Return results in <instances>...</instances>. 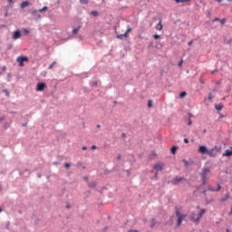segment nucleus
I'll return each instance as SVG.
<instances>
[{
    "label": "nucleus",
    "instance_id": "obj_4",
    "mask_svg": "<svg viewBox=\"0 0 232 232\" xmlns=\"http://www.w3.org/2000/svg\"><path fill=\"white\" fill-rule=\"evenodd\" d=\"M207 155L208 157H217V155H218V147H214L211 150H208L207 152Z\"/></svg>",
    "mask_w": 232,
    "mask_h": 232
},
{
    "label": "nucleus",
    "instance_id": "obj_28",
    "mask_svg": "<svg viewBox=\"0 0 232 232\" xmlns=\"http://www.w3.org/2000/svg\"><path fill=\"white\" fill-rule=\"evenodd\" d=\"M44 10H48L47 6L43 7L42 9H40L38 12H44Z\"/></svg>",
    "mask_w": 232,
    "mask_h": 232
},
{
    "label": "nucleus",
    "instance_id": "obj_19",
    "mask_svg": "<svg viewBox=\"0 0 232 232\" xmlns=\"http://www.w3.org/2000/svg\"><path fill=\"white\" fill-rule=\"evenodd\" d=\"M221 188H222V187H220V185H218V188L217 189H215V188H210V187H208V190H209V191H220Z\"/></svg>",
    "mask_w": 232,
    "mask_h": 232
},
{
    "label": "nucleus",
    "instance_id": "obj_40",
    "mask_svg": "<svg viewBox=\"0 0 232 232\" xmlns=\"http://www.w3.org/2000/svg\"><path fill=\"white\" fill-rule=\"evenodd\" d=\"M92 86H97V82H93L92 83Z\"/></svg>",
    "mask_w": 232,
    "mask_h": 232
},
{
    "label": "nucleus",
    "instance_id": "obj_12",
    "mask_svg": "<svg viewBox=\"0 0 232 232\" xmlns=\"http://www.w3.org/2000/svg\"><path fill=\"white\" fill-rule=\"evenodd\" d=\"M156 30H159V32L162 30V20H160L159 24H156Z\"/></svg>",
    "mask_w": 232,
    "mask_h": 232
},
{
    "label": "nucleus",
    "instance_id": "obj_34",
    "mask_svg": "<svg viewBox=\"0 0 232 232\" xmlns=\"http://www.w3.org/2000/svg\"><path fill=\"white\" fill-rule=\"evenodd\" d=\"M130 32H131V28L129 27V28L127 29V32H126L127 35H128V34H130Z\"/></svg>",
    "mask_w": 232,
    "mask_h": 232
},
{
    "label": "nucleus",
    "instance_id": "obj_32",
    "mask_svg": "<svg viewBox=\"0 0 232 232\" xmlns=\"http://www.w3.org/2000/svg\"><path fill=\"white\" fill-rule=\"evenodd\" d=\"M184 142H185V144H189V140H188V138H185Z\"/></svg>",
    "mask_w": 232,
    "mask_h": 232
},
{
    "label": "nucleus",
    "instance_id": "obj_36",
    "mask_svg": "<svg viewBox=\"0 0 232 232\" xmlns=\"http://www.w3.org/2000/svg\"><path fill=\"white\" fill-rule=\"evenodd\" d=\"M91 150H97V146L92 145V146L91 147Z\"/></svg>",
    "mask_w": 232,
    "mask_h": 232
},
{
    "label": "nucleus",
    "instance_id": "obj_46",
    "mask_svg": "<svg viewBox=\"0 0 232 232\" xmlns=\"http://www.w3.org/2000/svg\"><path fill=\"white\" fill-rule=\"evenodd\" d=\"M82 150H88V148H86V147H82Z\"/></svg>",
    "mask_w": 232,
    "mask_h": 232
},
{
    "label": "nucleus",
    "instance_id": "obj_52",
    "mask_svg": "<svg viewBox=\"0 0 232 232\" xmlns=\"http://www.w3.org/2000/svg\"><path fill=\"white\" fill-rule=\"evenodd\" d=\"M1 211H3V209L0 208V213H1Z\"/></svg>",
    "mask_w": 232,
    "mask_h": 232
},
{
    "label": "nucleus",
    "instance_id": "obj_16",
    "mask_svg": "<svg viewBox=\"0 0 232 232\" xmlns=\"http://www.w3.org/2000/svg\"><path fill=\"white\" fill-rule=\"evenodd\" d=\"M124 37H128V33L117 35V39H124Z\"/></svg>",
    "mask_w": 232,
    "mask_h": 232
},
{
    "label": "nucleus",
    "instance_id": "obj_5",
    "mask_svg": "<svg viewBox=\"0 0 232 232\" xmlns=\"http://www.w3.org/2000/svg\"><path fill=\"white\" fill-rule=\"evenodd\" d=\"M182 180H185V179L176 177V178L172 179L170 182H171V184H173V186H177L178 184H180V182H182Z\"/></svg>",
    "mask_w": 232,
    "mask_h": 232
},
{
    "label": "nucleus",
    "instance_id": "obj_45",
    "mask_svg": "<svg viewBox=\"0 0 232 232\" xmlns=\"http://www.w3.org/2000/svg\"><path fill=\"white\" fill-rule=\"evenodd\" d=\"M217 72H218V70H214L212 71V73H217Z\"/></svg>",
    "mask_w": 232,
    "mask_h": 232
},
{
    "label": "nucleus",
    "instance_id": "obj_17",
    "mask_svg": "<svg viewBox=\"0 0 232 232\" xmlns=\"http://www.w3.org/2000/svg\"><path fill=\"white\" fill-rule=\"evenodd\" d=\"M33 15H35L37 19H41V14H38V11H33Z\"/></svg>",
    "mask_w": 232,
    "mask_h": 232
},
{
    "label": "nucleus",
    "instance_id": "obj_3",
    "mask_svg": "<svg viewBox=\"0 0 232 232\" xmlns=\"http://www.w3.org/2000/svg\"><path fill=\"white\" fill-rule=\"evenodd\" d=\"M204 213H206V209L201 208L198 214L193 213L190 216V218L191 220H193V222H198V220H200V218L204 216Z\"/></svg>",
    "mask_w": 232,
    "mask_h": 232
},
{
    "label": "nucleus",
    "instance_id": "obj_18",
    "mask_svg": "<svg viewBox=\"0 0 232 232\" xmlns=\"http://www.w3.org/2000/svg\"><path fill=\"white\" fill-rule=\"evenodd\" d=\"M91 15H93L94 17H99V12L97 11H92Z\"/></svg>",
    "mask_w": 232,
    "mask_h": 232
},
{
    "label": "nucleus",
    "instance_id": "obj_6",
    "mask_svg": "<svg viewBox=\"0 0 232 232\" xmlns=\"http://www.w3.org/2000/svg\"><path fill=\"white\" fill-rule=\"evenodd\" d=\"M28 61V57L26 56H19L16 59V62L19 63L20 66H24L23 63L27 62Z\"/></svg>",
    "mask_w": 232,
    "mask_h": 232
},
{
    "label": "nucleus",
    "instance_id": "obj_25",
    "mask_svg": "<svg viewBox=\"0 0 232 232\" xmlns=\"http://www.w3.org/2000/svg\"><path fill=\"white\" fill-rule=\"evenodd\" d=\"M182 64H184V60H180L178 63V66H182Z\"/></svg>",
    "mask_w": 232,
    "mask_h": 232
},
{
    "label": "nucleus",
    "instance_id": "obj_14",
    "mask_svg": "<svg viewBox=\"0 0 232 232\" xmlns=\"http://www.w3.org/2000/svg\"><path fill=\"white\" fill-rule=\"evenodd\" d=\"M28 5H30V3L28 1H24L21 4V8H26V6H28Z\"/></svg>",
    "mask_w": 232,
    "mask_h": 232
},
{
    "label": "nucleus",
    "instance_id": "obj_54",
    "mask_svg": "<svg viewBox=\"0 0 232 232\" xmlns=\"http://www.w3.org/2000/svg\"><path fill=\"white\" fill-rule=\"evenodd\" d=\"M209 99H211V96H209Z\"/></svg>",
    "mask_w": 232,
    "mask_h": 232
},
{
    "label": "nucleus",
    "instance_id": "obj_11",
    "mask_svg": "<svg viewBox=\"0 0 232 232\" xmlns=\"http://www.w3.org/2000/svg\"><path fill=\"white\" fill-rule=\"evenodd\" d=\"M82 28V26L79 25L78 27L72 29V35H77L79 34V31Z\"/></svg>",
    "mask_w": 232,
    "mask_h": 232
},
{
    "label": "nucleus",
    "instance_id": "obj_53",
    "mask_svg": "<svg viewBox=\"0 0 232 232\" xmlns=\"http://www.w3.org/2000/svg\"><path fill=\"white\" fill-rule=\"evenodd\" d=\"M227 232H229V229H227Z\"/></svg>",
    "mask_w": 232,
    "mask_h": 232
},
{
    "label": "nucleus",
    "instance_id": "obj_2",
    "mask_svg": "<svg viewBox=\"0 0 232 232\" xmlns=\"http://www.w3.org/2000/svg\"><path fill=\"white\" fill-rule=\"evenodd\" d=\"M176 217L178 218L177 227H180V226H182V220H184L188 216L186 214H180L179 208H176Z\"/></svg>",
    "mask_w": 232,
    "mask_h": 232
},
{
    "label": "nucleus",
    "instance_id": "obj_42",
    "mask_svg": "<svg viewBox=\"0 0 232 232\" xmlns=\"http://www.w3.org/2000/svg\"><path fill=\"white\" fill-rule=\"evenodd\" d=\"M121 157H122L121 155H118L117 160H121Z\"/></svg>",
    "mask_w": 232,
    "mask_h": 232
},
{
    "label": "nucleus",
    "instance_id": "obj_39",
    "mask_svg": "<svg viewBox=\"0 0 232 232\" xmlns=\"http://www.w3.org/2000/svg\"><path fill=\"white\" fill-rule=\"evenodd\" d=\"M188 126H191L192 122H191V118L188 119Z\"/></svg>",
    "mask_w": 232,
    "mask_h": 232
},
{
    "label": "nucleus",
    "instance_id": "obj_37",
    "mask_svg": "<svg viewBox=\"0 0 232 232\" xmlns=\"http://www.w3.org/2000/svg\"><path fill=\"white\" fill-rule=\"evenodd\" d=\"M64 168H70V163H64Z\"/></svg>",
    "mask_w": 232,
    "mask_h": 232
},
{
    "label": "nucleus",
    "instance_id": "obj_26",
    "mask_svg": "<svg viewBox=\"0 0 232 232\" xmlns=\"http://www.w3.org/2000/svg\"><path fill=\"white\" fill-rule=\"evenodd\" d=\"M187 95V92H183L179 94V97L184 98V96Z\"/></svg>",
    "mask_w": 232,
    "mask_h": 232
},
{
    "label": "nucleus",
    "instance_id": "obj_23",
    "mask_svg": "<svg viewBox=\"0 0 232 232\" xmlns=\"http://www.w3.org/2000/svg\"><path fill=\"white\" fill-rule=\"evenodd\" d=\"M176 3H188L189 0H175Z\"/></svg>",
    "mask_w": 232,
    "mask_h": 232
},
{
    "label": "nucleus",
    "instance_id": "obj_30",
    "mask_svg": "<svg viewBox=\"0 0 232 232\" xmlns=\"http://www.w3.org/2000/svg\"><path fill=\"white\" fill-rule=\"evenodd\" d=\"M55 64H56L55 62H53V63H51L50 66H49V70H52V68H53V65H55Z\"/></svg>",
    "mask_w": 232,
    "mask_h": 232
},
{
    "label": "nucleus",
    "instance_id": "obj_13",
    "mask_svg": "<svg viewBox=\"0 0 232 232\" xmlns=\"http://www.w3.org/2000/svg\"><path fill=\"white\" fill-rule=\"evenodd\" d=\"M232 155V150H225V152L223 153V157H231Z\"/></svg>",
    "mask_w": 232,
    "mask_h": 232
},
{
    "label": "nucleus",
    "instance_id": "obj_48",
    "mask_svg": "<svg viewBox=\"0 0 232 232\" xmlns=\"http://www.w3.org/2000/svg\"><path fill=\"white\" fill-rule=\"evenodd\" d=\"M231 43H232V40L228 41V44H231Z\"/></svg>",
    "mask_w": 232,
    "mask_h": 232
},
{
    "label": "nucleus",
    "instance_id": "obj_50",
    "mask_svg": "<svg viewBox=\"0 0 232 232\" xmlns=\"http://www.w3.org/2000/svg\"><path fill=\"white\" fill-rule=\"evenodd\" d=\"M227 1H228V3H231L232 0H227Z\"/></svg>",
    "mask_w": 232,
    "mask_h": 232
},
{
    "label": "nucleus",
    "instance_id": "obj_8",
    "mask_svg": "<svg viewBox=\"0 0 232 232\" xmlns=\"http://www.w3.org/2000/svg\"><path fill=\"white\" fill-rule=\"evenodd\" d=\"M44 88H46V84H44V82H39L36 86V91L43 92V90H44Z\"/></svg>",
    "mask_w": 232,
    "mask_h": 232
},
{
    "label": "nucleus",
    "instance_id": "obj_43",
    "mask_svg": "<svg viewBox=\"0 0 232 232\" xmlns=\"http://www.w3.org/2000/svg\"><path fill=\"white\" fill-rule=\"evenodd\" d=\"M7 2H8L9 4H12V3H14V0H7Z\"/></svg>",
    "mask_w": 232,
    "mask_h": 232
},
{
    "label": "nucleus",
    "instance_id": "obj_27",
    "mask_svg": "<svg viewBox=\"0 0 232 232\" xmlns=\"http://www.w3.org/2000/svg\"><path fill=\"white\" fill-rule=\"evenodd\" d=\"M227 198H229V195H227L225 197V198L221 199V202H226V200H227Z\"/></svg>",
    "mask_w": 232,
    "mask_h": 232
},
{
    "label": "nucleus",
    "instance_id": "obj_49",
    "mask_svg": "<svg viewBox=\"0 0 232 232\" xmlns=\"http://www.w3.org/2000/svg\"><path fill=\"white\" fill-rule=\"evenodd\" d=\"M97 128H101V125H97Z\"/></svg>",
    "mask_w": 232,
    "mask_h": 232
},
{
    "label": "nucleus",
    "instance_id": "obj_22",
    "mask_svg": "<svg viewBox=\"0 0 232 232\" xmlns=\"http://www.w3.org/2000/svg\"><path fill=\"white\" fill-rule=\"evenodd\" d=\"M153 107V101L149 100L148 102V108H152Z\"/></svg>",
    "mask_w": 232,
    "mask_h": 232
},
{
    "label": "nucleus",
    "instance_id": "obj_1",
    "mask_svg": "<svg viewBox=\"0 0 232 232\" xmlns=\"http://www.w3.org/2000/svg\"><path fill=\"white\" fill-rule=\"evenodd\" d=\"M211 175V169L209 168H204L200 173L203 184H206L209 180V176Z\"/></svg>",
    "mask_w": 232,
    "mask_h": 232
},
{
    "label": "nucleus",
    "instance_id": "obj_41",
    "mask_svg": "<svg viewBox=\"0 0 232 232\" xmlns=\"http://www.w3.org/2000/svg\"><path fill=\"white\" fill-rule=\"evenodd\" d=\"M188 115L189 119H191V117H193V115L191 114V112H188Z\"/></svg>",
    "mask_w": 232,
    "mask_h": 232
},
{
    "label": "nucleus",
    "instance_id": "obj_20",
    "mask_svg": "<svg viewBox=\"0 0 232 232\" xmlns=\"http://www.w3.org/2000/svg\"><path fill=\"white\" fill-rule=\"evenodd\" d=\"M150 222H151L150 227H155V224H157V221L155 220V218H152Z\"/></svg>",
    "mask_w": 232,
    "mask_h": 232
},
{
    "label": "nucleus",
    "instance_id": "obj_51",
    "mask_svg": "<svg viewBox=\"0 0 232 232\" xmlns=\"http://www.w3.org/2000/svg\"><path fill=\"white\" fill-rule=\"evenodd\" d=\"M203 193L205 194V193H206V190H204Z\"/></svg>",
    "mask_w": 232,
    "mask_h": 232
},
{
    "label": "nucleus",
    "instance_id": "obj_9",
    "mask_svg": "<svg viewBox=\"0 0 232 232\" xmlns=\"http://www.w3.org/2000/svg\"><path fill=\"white\" fill-rule=\"evenodd\" d=\"M208 148L206 146H199V148H198V152L199 153L204 155L206 153L208 154Z\"/></svg>",
    "mask_w": 232,
    "mask_h": 232
},
{
    "label": "nucleus",
    "instance_id": "obj_7",
    "mask_svg": "<svg viewBox=\"0 0 232 232\" xmlns=\"http://www.w3.org/2000/svg\"><path fill=\"white\" fill-rule=\"evenodd\" d=\"M13 39L14 41H17V39H21V31H19V30L14 31L13 34Z\"/></svg>",
    "mask_w": 232,
    "mask_h": 232
},
{
    "label": "nucleus",
    "instance_id": "obj_44",
    "mask_svg": "<svg viewBox=\"0 0 232 232\" xmlns=\"http://www.w3.org/2000/svg\"><path fill=\"white\" fill-rule=\"evenodd\" d=\"M129 232H139V230H129Z\"/></svg>",
    "mask_w": 232,
    "mask_h": 232
},
{
    "label": "nucleus",
    "instance_id": "obj_10",
    "mask_svg": "<svg viewBox=\"0 0 232 232\" xmlns=\"http://www.w3.org/2000/svg\"><path fill=\"white\" fill-rule=\"evenodd\" d=\"M163 168L164 164L158 163L154 165V169H156V171H162Z\"/></svg>",
    "mask_w": 232,
    "mask_h": 232
},
{
    "label": "nucleus",
    "instance_id": "obj_21",
    "mask_svg": "<svg viewBox=\"0 0 232 232\" xmlns=\"http://www.w3.org/2000/svg\"><path fill=\"white\" fill-rule=\"evenodd\" d=\"M175 153H177V147L173 146V147L171 148V154H172V155H175Z\"/></svg>",
    "mask_w": 232,
    "mask_h": 232
},
{
    "label": "nucleus",
    "instance_id": "obj_24",
    "mask_svg": "<svg viewBox=\"0 0 232 232\" xmlns=\"http://www.w3.org/2000/svg\"><path fill=\"white\" fill-rule=\"evenodd\" d=\"M82 5H88V0H80Z\"/></svg>",
    "mask_w": 232,
    "mask_h": 232
},
{
    "label": "nucleus",
    "instance_id": "obj_47",
    "mask_svg": "<svg viewBox=\"0 0 232 232\" xmlns=\"http://www.w3.org/2000/svg\"><path fill=\"white\" fill-rule=\"evenodd\" d=\"M218 1V3H222V0H217Z\"/></svg>",
    "mask_w": 232,
    "mask_h": 232
},
{
    "label": "nucleus",
    "instance_id": "obj_35",
    "mask_svg": "<svg viewBox=\"0 0 232 232\" xmlns=\"http://www.w3.org/2000/svg\"><path fill=\"white\" fill-rule=\"evenodd\" d=\"M24 34H30V31L28 29H24Z\"/></svg>",
    "mask_w": 232,
    "mask_h": 232
},
{
    "label": "nucleus",
    "instance_id": "obj_33",
    "mask_svg": "<svg viewBox=\"0 0 232 232\" xmlns=\"http://www.w3.org/2000/svg\"><path fill=\"white\" fill-rule=\"evenodd\" d=\"M217 21H220V19H219V18H215V19L212 21V23H217Z\"/></svg>",
    "mask_w": 232,
    "mask_h": 232
},
{
    "label": "nucleus",
    "instance_id": "obj_38",
    "mask_svg": "<svg viewBox=\"0 0 232 232\" xmlns=\"http://www.w3.org/2000/svg\"><path fill=\"white\" fill-rule=\"evenodd\" d=\"M188 46H191L193 44V40L188 43Z\"/></svg>",
    "mask_w": 232,
    "mask_h": 232
},
{
    "label": "nucleus",
    "instance_id": "obj_15",
    "mask_svg": "<svg viewBox=\"0 0 232 232\" xmlns=\"http://www.w3.org/2000/svg\"><path fill=\"white\" fill-rule=\"evenodd\" d=\"M215 108L216 110H218V111H220L224 108V105L222 103H219V104H217Z\"/></svg>",
    "mask_w": 232,
    "mask_h": 232
},
{
    "label": "nucleus",
    "instance_id": "obj_29",
    "mask_svg": "<svg viewBox=\"0 0 232 232\" xmlns=\"http://www.w3.org/2000/svg\"><path fill=\"white\" fill-rule=\"evenodd\" d=\"M219 23H221V24H226V19L223 18V19L219 20Z\"/></svg>",
    "mask_w": 232,
    "mask_h": 232
},
{
    "label": "nucleus",
    "instance_id": "obj_31",
    "mask_svg": "<svg viewBox=\"0 0 232 232\" xmlns=\"http://www.w3.org/2000/svg\"><path fill=\"white\" fill-rule=\"evenodd\" d=\"M153 38L156 39V40H157V39H160V35H159V34H154V35H153Z\"/></svg>",
    "mask_w": 232,
    "mask_h": 232
}]
</instances>
